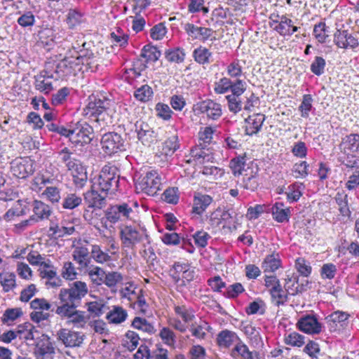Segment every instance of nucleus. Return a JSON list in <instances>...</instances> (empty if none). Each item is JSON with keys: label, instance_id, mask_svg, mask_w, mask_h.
Instances as JSON below:
<instances>
[{"label": "nucleus", "instance_id": "f257e3e1", "mask_svg": "<svg viewBox=\"0 0 359 359\" xmlns=\"http://www.w3.org/2000/svg\"><path fill=\"white\" fill-rule=\"evenodd\" d=\"M93 56L92 52L86 50L77 51L75 47L69 50L64 59L60 60L56 67V72L67 76L71 74H76L77 72L81 71V66L89 65L90 60Z\"/></svg>", "mask_w": 359, "mask_h": 359}, {"label": "nucleus", "instance_id": "f03ea898", "mask_svg": "<svg viewBox=\"0 0 359 359\" xmlns=\"http://www.w3.org/2000/svg\"><path fill=\"white\" fill-rule=\"evenodd\" d=\"M113 104L111 100L102 95L90 96L88 102L83 109V114L100 125H104L107 123V119H111L109 112Z\"/></svg>", "mask_w": 359, "mask_h": 359}, {"label": "nucleus", "instance_id": "7ed1b4c3", "mask_svg": "<svg viewBox=\"0 0 359 359\" xmlns=\"http://www.w3.org/2000/svg\"><path fill=\"white\" fill-rule=\"evenodd\" d=\"M133 207H137V202L121 203L107 208L101 219L102 226L110 229L113 224L130 219L134 213Z\"/></svg>", "mask_w": 359, "mask_h": 359}, {"label": "nucleus", "instance_id": "20e7f679", "mask_svg": "<svg viewBox=\"0 0 359 359\" xmlns=\"http://www.w3.org/2000/svg\"><path fill=\"white\" fill-rule=\"evenodd\" d=\"M119 172L114 165H105L97 178L93 182V188L107 194H114L118 187Z\"/></svg>", "mask_w": 359, "mask_h": 359}, {"label": "nucleus", "instance_id": "39448f33", "mask_svg": "<svg viewBox=\"0 0 359 359\" xmlns=\"http://www.w3.org/2000/svg\"><path fill=\"white\" fill-rule=\"evenodd\" d=\"M88 288L85 282L76 280L70 284L69 288L60 290L58 298L60 305L79 306L81 300L88 293Z\"/></svg>", "mask_w": 359, "mask_h": 359}, {"label": "nucleus", "instance_id": "423d86ee", "mask_svg": "<svg viewBox=\"0 0 359 359\" xmlns=\"http://www.w3.org/2000/svg\"><path fill=\"white\" fill-rule=\"evenodd\" d=\"M108 194L100 192V190L91 187V190L84 194V200L87 203V207L83 212L85 220L90 224L94 223L93 214L97 215V211L102 208L106 205V198Z\"/></svg>", "mask_w": 359, "mask_h": 359}, {"label": "nucleus", "instance_id": "0eeeda50", "mask_svg": "<svg viewBox=\"0 0 359 359\" xmlns=\"http://www.w3.org/2000/svg\"><path fill=\"white\" fill-rule=\"evenodd\" d=\"M78 306L60 305L57 306L55 313L61 318H66L68 324H72L78 329H83L89 323L90 316L85 311L76 310Z\"/></svg>", "mask_w": 359, "mask_h": 359}, {"label": "nucleus", "instance_id": "6e6552de", "mask_svg": "<svg viewBox=\"0 0 359 359\" xmlns=\"http://www.w3.org/2000/svg\"><path fill=\"white\" fill-rule=\"evenodd\" d=\"M161 177L156 170H151L141 175L135 182L137 193L154 196L161 189Z\"/></svg>", "mask_w": 359, "mask_h": 359}, {"label": "nucleus", "instance_id": "1a4fd4ad", "mask_svg": "<svg viewBox=\"0 0 359 359\" xmlns=\"http://www.w3.org/2000/svg\"><path fill=\"white\" fill-rule=\"evenodd\" d=\"M101 146L104 153L109 156L126 150L124 139L120 134L114 132L107 133L102 135Z\"/></svg>", "mask_w": 359, "mask_h": 359}, {"label": "nucleus", "instance_id": "9d476101", "mask_svg": "<svg viewBox=\"0 0 359 359\" xmlns=\"http://www.w3.org/2000/svg\"><path fill=\"white\" fill-rule=\"evenodd\" d=\"M144 237H147L145 233L135 226L126 225L120 230V238L124 248L133 250Z\"/></svg>", "mask_w": 359, "mask_h": 359}, {"label": "nucleus", "instance_id": "9b49d317", "mask_svg": "<svg viewBox=\"0 0 359 359\" xmlns=\"http://www.w3.org/2000/svg\"><path fill=\"white\" fill-rule=\"evenodd\" d=\"M57 341L66 348H78L81 346L85 335L68 328H61L57 331L55 334Z\"/></svg>", "mask_w": 359, "mask_h": 359}, {"label": "nucleus", "instance_id": "f8f14e48", "mask_svg": "<svg viewBox=\"0 0 359 359\" xmlns=\"http://www.w3.org/2000/svg\"><path fill=\"white\" fill-rule=\"evenodd\" d=\"M34 170V162L29 157H18L11 162V172L19 179H26Z\"/></svg>", "mask_w": 359, "mask_h": 359}, {"label": "nucleus", "instance_id": "ddd939ff", "mask_svg": "<svg viewBox=\"0 0 359 359\" xmlns=\"http://www.w3.org/2000/svg\"><path fill=\"white\" fill-rule=\"evenodd\" d=\"M93 129L86 122H77L73 127L72 143L76 146L88 144L93 140Z\"/></svg>", "mask_w": 359, "mask_h": 359}, {"label": "nucleus", "instance_id": "4468645a", "mask_svg": "<svg viewBox=\"0 0 359 359\" xmlns=\"http://www.w3.org/2000/svg\"><path fill=\"white\" fill-rule=\"evenodd\" d=\"M39 276L46 279V285L48 287L56 288L62 285V280L57 276V269L53 262L48 259L38 268Z\"/></svg>", "mask_w": 359, "mask_h": 359}, {"label": "nucleus", "instance_id": "2eb2a0df", "mask_svg": "<svg viewBox=\"0 0 359 359\" xmlns=\"http://www.w3.org/2000/svg\"><path fill=\"white\" fill-rule=\"evenodd\" d=\"M297 326L302 332L309 334H318L321 332L323 325L314 314H305L301 316Z\"/></svg>", "mask_w": 359, "mask_h": 359}, {"label": "nucleus", "instance_id": "dca6fc26", "mask_svg": "<svg viewBox=\"0 0 359 359\" xmlns=\"http://www.w3.org/2000/svg\"><path fill=\"white\" fill-rule=\"evenodd\" d=\"M334 43L339 48L354 49L359 46L357 35L347 29H337L334 34Z\"/></svg>", "mask_w": 359, "mask_h": 359}, {"label": "nucleus", "instance_id": "f3484780", "mask_svg": "<svg viewBox=\"0 0 359 359\" xmlns=\"http://www.w3.org/2000/svg\"><path fill=\"white\" fill-rule=\"evenodd\" d=\"M88 241L83 240L79 241L74 245L72 257L81 268L87 267L90 263V252L88 248Z\"/></svg>", "mask_w": 359, "mask_h": 359}, {"label": "nucleus", "instance_id": "a211bd4d", "mask_svg": "<svg viewBox=\"0 0 359 359\" xmlns=\"http://www.w3.org/2000/svg\"><path fill=\"white\" fill-rule=\"evenodd\" d=\"M183 29L191 39L199 40L203 42L210 39L215 32L211 28L198 27L190 22L185 23Z\"/></svg>", "mask_w": 359, "mask_h": 359}, {"label": "nucleus", "instance_id": "6ab92c4d", "mask_svg": "<svg viewBox=\"0 0 359 359\" xmlns=\"http://www.w3.org/2000/svg\"><path fill=\"white\" fill-rule=\"evenodd\" d=\"M196 109L206 114L208 118L212 120H217L222 114L221 104L212 100H206L198 103Z\"/></svg>", "mask_w": 359, "mask_h": 359}, {"label": "nucleus", "instance_id": "aec40b11", "mask_svg": "<svg viewBox=\"0 0 359 359\" xmlns=\"http://www.w3.org/2000/svg\"><path fill=\"white\" fill-rule=\"evenodd\" d=\"M135 130L138 140L144 145L149 146L157 140L155 132L147 123L137 121L135 123Z\"/></svg>", "mask_w": 359, "mask_h": 359}, {"label": "nucleus", "instance_id": "412c9836", "mask_svg": "<svg viewBox=\"0 0 359 359\" xmlns=\"http://www.w3.org/2000/svg\"><path fill=\"white\" fill-rule=\"evenodd\" d=\"M34 88L36 90L43 94H48L53 90L52 82L53 76L47 71H41L34 76Z\"/></svg>", "mask_w": 359, "mask_h": 359}, {"label": "nucleus", "instance_id": "4be33fe9", "mask_svg": "<svg viewBox=\"0 0 359 359\" xmlns=\"http://www.w3.org/2000/svg\"><path fill=\"white\" fill-rule=\"evenodd\" d=\"M217 344L222 348H228L231 346H236L241 339L233 331L224 330L219 332L217 336Z\"/></svg>", "mask_w": 359, "mask_h": 359}, {"label": "nucleus", "instance_id": "5701e85b", "mask_svg": "<svg viewBox=\"0 0 359 359\" xmlns=\"http://www.w3.org/2000/svg\"><path fill=\"white\" fill-rule=\"evenodd\" d=\"M265 116L262 114L249 116L245 119V133L248 135L257 134L262 128Z\"/></svg>", "mask_w": 359, "mask_h": 359}, {"label": "nucleus", "instance_id": "b1692460", "mask_svg": "<svg viewBox=\"0 0 359 359\" xmlns=\"http://www.w3.org/2000/svg\"><path fill=\"white\" fill-rule=\"evenodd\" d=\"M68 170L71 171L74 183L76 187H83L87 182L88 176L86 170L81 164V161L79 160L74 164L73 168H69Z\"/></svg>", "mask_w": 359, "mask_h": 359}, {"label": "nucleus", "instance_id": "393cba45", "mask_svg": "<svg viewBox=\"0 0 359 359\" xmlns=\"http://www.w3.org/2000/svg\"><path fill=\"white\" fill-rule=\"evenodd\" d=\"M43 337L41 344L37 347L36 358L37 359H53L55 354V347L47 335H43Z\"/></svg>", "mask_w": 359, "mask_h": 359}, {"label": "nucleus", "instance_id": "a878e982", "mask_svg": "<svg viewBox=\"0 0 359 359\" xmlns=\"http://www.w3.org/2000/svg\"><path fill=\"white\" fill-rule=\"evenodd\" d=\"M339 149L341 153L358 152L359 151V135L352 133L342 138L339 144Z\"/></svg>", "mask_w": 359, "mask_h": 359}, {"label": "nucleus", "instance_id": "bb28decb", "mask_svg": "<svg viewBox=\"0 0 359 359\" xmlns=\"http://www.w3.org/2000/svg\"><path fill=\"white\" fill-rule=\"evenodd\" d=\"M32 207L34 212L32 217L36 219V222L39 220L48 219L52 213L50 207L41 201H34Z\"/></svg>", "mask_w": 359, "mask_h": 359}, {"label": "nucleus", "instance_id": "cd10ccee", "mask_svg": "<svg viewBox=\"0 0 359 359\" xmlns=\"http://www.w3.org/2000/svg\"><path fill=\"white\" fill-rule=\"evenodd\" d=\"M212 198L209 195L198 194L194 196L192 212L201 215L212 203Z\"/></svg>", "mask_w": 359, "mask_h": 359}, {"label": "nucleus", "instance_id": "c85d7f7f", "mask_svg": "<svg viewBox=\"0 0 359 359\" xmlns=\"http://www.w3.org/2000/svg\"><path fill=\"white\" fill-rule=\"evenodd\" d=\"M243 174L242 187L247 190L255 191L259 187L258 168L245 170Z\"/></svg>", "mask_w": 359, "mask_h": 359}, {"label": "nucleus", "instance_id": "c756f323", "mask_svg": "<svg viewBox=\"0 0 359 359\" xmlns=\"http://www.w3.org/2000/svg\"><path fill=\"white\" fill-rule=\"evenodd\" d=\"M273 218L278 222H285L289 220L290 215V208L285 207L283 203H276L271 208Z\"/></svg>", "mask_w": 359, "mask_h": 359}, {"label": "nucleus", "instance_id": "7c9ffc66", "mask_svg": "<svg viewBox=\"0 0 359 359\" xmlns=\"http://www.w3.org/2000/svg\"><path fill=\"white\" fill-rule=\"evenodd\" d=\"M230 355L235 359H255L253 353L249 350L241 339L231 349Z\"/></svg>", "mask_w": 359, "mask_h": 359}, {"label": "nucleus", "instance_id": "2f4dec72", "mask_svg": "<svg viewBox=\"0 0 359 359\" xmlns=\"http://www.w3.org/2000/svg\"><path fill=\"white\" fill-rule=\"evenodd\" d=\"M277 17L279 20H273V23L276 24L273 29L281 36L290 35V27H292V20L286 15H277Z\"/></svg>", "mask_w": 359, "mask_h": 359}, {"label": "nucleus", "instance_id": "473e14b6", "mask_svg": "<svg viewBox=\"0 0 359 359\" xmlns=\"http://www.w3.org/2000/svg\"><path fill=\"white\" fill-rule=\"evenodd\" d=\"M27 213L26 205H23L20 201H18L17 203L4 214V219L7 222L13 221L16 217L25 215Z\"/></svg>", "mask_w": 359, "mask_h": 359}, {"label": "nucleus", "instance_id": "72a5a7b5", "mask_svg": "<svg viewBox=\"0 0 359 359\" xmlns=\"http://www.w3.org/2000/svg\"><path fill=\"white\" fill-rule=\"evenodd\" d=\"M127 311L121 306H114L107 313V319L110 323L120 324L126 320Z\"/></svg>", "mask_w": 359, "mask_h": 359}, {"label": "nucleus", "instance_id": "f704fd0d", "mask_svg": "<svg viewBox=\"0 0 359 359\" xmlns=\"http://www.w3.org/2000/svg\"><path fill=\"white\" fill-rule=\"evenodd\" d=\"M49 231L56 238H61L67 235H71L75 231L74 226L72 224L65 226L63 224H52Z\"/></svg>", "mask_w": 359, "mask_h": 359}, {"label": "nucleus", "instance_id": "c9c22d12", "mask_svg": "<svg viewBox=\"0 0 359 359\" xmlns=\"http://www.w3.org/2000/svg\"><path fill=\"white\" fill-rule=\"evenodd\" d=\"M18 331V338L26 341L34 340L35 334L37 333L34 326L29 323L19 325Z\"/></svg>", "mask_w": 359, "mask_h": 359}, {"label": "nucleus", "instance_id": "e433bc0d", "mask_svg": "<svg viewBox=\"0 0 359 359\" xmlns=\"http://www.w3.org/2000/svg\"><path fill=\"white\" fill-rule=\"evenodd\" d=\"M180 148L179 139L177 134H172L165 141L163 152L166 156L172 155Z\"/></svg>", "mask_w": 359, "mask_h": 359}, {"label": "nucleus", "instance_id": "4c0bfd02", "mask_svg": "<svg viewBox=\"0 0 359 359\" xmlns=\"http://www.w3.org/2000/svg\"><path fill=\"white\" fill-rule=\"evenodd\" d=\"M105 271L100 266H93L88 270V276L93 285L100 286L104 283Z\"/></svg>", "mask_w": 359, "mask_h": 359}, {"label": "nucleus", "instance_id": "58836bf2", "mask_svg": "<svg viewBox=\"0 0 359 359\" xmlns=\"http://www.w3.org/2000/svg\"><path fill=\"white\" fill-rule=\"evenodd\" d=\"M212 55L209 49L202 46L196 48L193 52L195 61L200 65L209 64Z\"/></svg>", "mask_w": 359, "mask_h": 359}, {"label": "nucleus", "instance_id": "ea45409f", "mask_svg": "<svg viewBox=\"0 0 359 359\" xmlns=\"http://www.w3.org/2000/svg\"><path fill=\"white\" fill-rule=\"evenodd\" d=\"M211 329L210 326L205 321L201 324H192L189 327L191 335L197 339H204L207 336V332Z\"/></svg>", "mask_w": 359, "mask_h": 359}, {"label": "nucleus", "instance_id": "a19ab883", "mask_svg": "<svg viewBox=\"0 0 359 359\" xmlns=\"http://www.w3.org/2000/svg\"><path fill=\"white\" fill-rule=\"evenodd\" d=\"M175 314L180 318L184 323H189L195 319L194 311L190 307L184 305L175 306L174 307Z\"/></svg>", "mask_w": 359, "mask_h": 359}, {"label": "nucleus", "instance_id": "79ce46f5", "mask_svg": "<svg viewBox=\"0 0 359 359\" xmlns=\"http://www.w3.org/2000/svg\"><path fill=\"white\" fill-rule=\"evenodd\" d=\"M90 257L99 264H104L111 260L109 254L103 251L99 245H92L90 250Z\"/></svg>", "mask_w": 359, "mask_h": 359}, {"label": "nucleus", "instance_id": "37998d69", "mask_svg": "<svg viewBox=\"0 0 359 359\" xmlns=\"http://www.w3.org/2000/svg\"><path fill=\"white\" fill-rule=\"evenodd\" d=\"M291 172L296 179L305 178L309 174V164L305 161L297 162L293 165Z\"/></svg>", "mask_w": 359, "mask_h": 359}, {"label": "nucleus", "instance_id": "c03bdc74", "mask_svg": "<svg viewBox=\"0 0 359 359\" xmlns=\"http://www.w3.org/2000/svg\"><path fill=\"white\" fill-rule=\"evenodd\" d=\"M140 56L145 59L146 62H156L161 56V52L155 46L146 45L142 49Z\"/></svg>", "mask_w": 359, "mask_h": 359}, {"label": "nucleus", "instance_id": "a18cd8bd", "mask_svg": "<svg viewBox=\"0 0 359 359\" xmlns=\"http://www.w3.org/2000/svg\"><path fill=\"white\" fill-rule=\"evenodd\" d=\"M269 294L271 302L276 306L284 305L288 299L287 292L282 286L278 287V289L273 290Z\"/></svg>", "mask_w": 359, "mask_h": 359}, {"label": "nucleus", "instance_id": "49530a36", "mask_svg": "<svg viewBox=\"0 0 359 359\" xmlns=\"http://www.w3.org/2000/svg\"><path fill=\"white\" fill-rule=\"evenodd\" d=\"M303 184L300 182H294L287 187L286 192L287 199L290 203L297 202L302 196V187Z\"/></svg>", "mask_w": 359, "mask_h": 359}, {"label": "nucleus", "instance_id": "de8ad7c7", "mask_svg": "<svg viewBox=\"0 0 359 359\" xmlns=\"http://www.w3.org/2000/svg\"><path fill=\"white\" fill-rule=\"evenodd\" d=\"M231 217L229 211L222 212L220 210H216L210 216L209 223L212 228L219 227L222 220H227Z\"/></svg>", "mask_w": 359, "mask_h": 359}, {"label": "nucleus", "instance_id": "09e8293b", "mask_svg": "<svg viewBox=\"0 0 359 359\" xmlns=\"http://www.w3.org/2000/svg\"><path fill=\"white\" fill-rule=\"evenodd\" d=\"M82 203L81 196L76 194H67L63 198L62 206L64 209L73 210Z\"/></svg>", "mask_w": 359, "mask_h": 359}, {"label": "nucleus", "instance_id": "8fccbe9b", "mask_svg": "<svg viewBox=\"0 0 359 359\" xmlns=\"http://www.w3.org/2000/svg\"><path fill=\"white\" fill-rule=\"evenodd\" d=\"M132 326L139 330H142L144 332L152 334L155 332V328L150 323H149L145 318L140 317H135L133 322Z\"/></svg>", "mask_w": 359, "mask_h": 359}, {"label": "nucleus", "instance_id": "3c124183", "mask_svg": "<svg viewBox=\"0 0 359 359\" xmlns=\"http://www.w3.org/2000/svg\"><path fill=\"white\" fill-rule=\"evenodd\" d=\"M313 34L316 39L320 43L326 41L329 36L327 27L325 22H320L313 27Z\"/></svg>", "mask_w": 359, "mask_h": 359}, {"label": "nucleus", "instance_id": "603ef678", "mask_svg": "<svg viewBox=\"0 0 359 359\" xmlns=\"http://www.w3.org/2000/svg\"><path fill=\"white\" fill-rule=\"evenodd\" d=\"M0 283L5 292H9L15 287V275L13 273H0Z\"/></svg>", "mask_w": 359, "mask_h": 359}, {"label": "nucleus", "instance_id": "864d4df0", "mask_svg": "<svg viewBox=\"0 0 359 359\" xmlns=\"http://www.w3.org/2000/svg\"><path fill=\"white\" fill-rule=\"evenodd\" d=\"M134 96L137 100L146 102L153 96L152 88L148 85H143L135 91Z\"/></svg>", "mask_w": 359, "mask_h": 359}, {"label": "nucleus", "instance_id": "5fc2aeb1", "mask_svg": "<svg viewBox=\"0 0 359 359\" xmlns=\"http://www.w3.org/2000/svg\"><path fill=\"white\" fill-rule=\"evenodd\" d=\"M313 97L309 94L303 95L302 103L299 107V110L301 112V116L307 118L309 116V113L312 109Z\"/></svg>", "mask_w": 359, "mask_h": 359}, {"label": "nucleus", "instance_id": "6e6d98bb", "mask_svg": "<svg viewBox=\"0 0 359 359\" xmlns=\"http://www.w3.org/2000/svg\"><path fill=\"white\" fill-rule=\"evenodd\" d=\"M280 266V261L276 258L274 255L267 256L263 263L262 269L264 272H273Z\"/></svg>", "mask_w": 359, "mask_h": 359}, {"label": "nucleus", "instance_id": "4d7b16f0", "mask_svg": "<svg viewBox=\"0 0 359 359\" xmlns=\"http://www.w3.org/2000/svg\"><path fill=\"white\" fill-rule=\"evenodd\" d=\"M158 335L165 344L174 347L176 343V336L170 328L168 327H163Z\"/></svg>", "mask_w": 359, "mask_h": 359}, {"label": "nucleus", "instance_id": "13d9d810", "mask_svg": "<svg viewBox=\"0 0 359 359\" xmlns=\"http://www.w3.org/2000/svg\"><path fill=\"white\" fill-rule=\"evenodd\" d=\"M70 94V88L63 87L52 95L51 103L54 106L62 104Z\"/></svg>", "mask_w": 359, "mask_h": 359}, {"label": "nucleus", "instance_id": "bf43d9fd", "mask_svg": "<svg viewBox=\"0 0 359 359\" xmlns=\"http://www.w3.org/2000/svg\"><path fill=\"white\" fill-rule=\"evenodd\" d=\"M49 259L45 255L40 254L38 251L31 250L27 255V260L32 266H41Z\"/></svg>", "mask_w": 359, "mask_h": 359}, {"label": "nucleus", "instance_id": "052dcab7", "mask_svg": "<svg viewBox=\"0 0 359 359\" xmlns=\"http://www.w3.org/2000/svg\"><path fill=\"white\" fill-rule=\"evenodd\" d=\"M304 339V336L298 332H292L285 335V342L287 345L301 347L305 343Z\"/></svg>", "mask_w": 359, "mask_h": 359}, {"label": "nucleus", "instance_id": "680f3d73", "mask_svg": "<svg viewBox=\"0 0 359 359\" xmlns=\"http://www.w3.org/2000/svg\"><path fill=\"white\" fill-rule=\"evenodd\" d=\"M325 66V60L321 56H316L311 64L310 69L313 74L319 76L324 74Z\"/></svg>", "mask_w": 359, "mask_h": 359}, {"label": "nucleus", "instance_id": "e2e57ef3", "mask_svg": "<svg viewBox=\"0 0 359 359\" xmlns=\"http://www.w3.org/2000/svg\"><path fill=\"white\" fill-rule=\"evenodd\" d=\"M58 158L62 163L65 164L67 169L73 168L74 164L79 161L72 157V153L67 147H65L58 153Z\"/></svg>", "mask_w": 359, "mask_h": 359}, {"label": "nucleus", "instance_id": "0e129e2a", "mask_svg": "<svg viewBox=\"0 0 359 359\" xmlns=\"http://www.w3.org/2000/svg\"><path fill=\"white\" fill-rule=\"evenodd\" d=\"M185 53L182 49L176 48L165 52V58L170 62L181 63L184 60Z\"/></svg>", "mask_w": 359, "mask_h": 359}, {"label": "nucleus", "instance_id": "69168bd1", "mask_svg": "<svg viewBox=\"0 0 359 359\" xmlns=\"http://www.w3.org/2000/svg\"><path fill=\"white\" fill-rule=\"evenodd\" d=\"M245 159L244 157L239 156L232 159L230 162V168L233 174L236 175H243V171H245Z\"/></svg>", "mask_w": 359, "mask_h": 359}, {"label": "nucleus", "instance_id": "338daca9", "mask_svg": "<svg viewBox=\"0 0 359 359\" xmlns=\"http://www.w3.org/2000/svg\"><path fill=\"white\" fill-rule=\"evenodd\" d=\"M231 86V80L227 77L220 79L215 83L214 91L217 94H224L229 92Z\"/></svg>", "mask_w": 359, "mask_h": 359}, {"label": "nucleus", "instance_id": "774afa93", "mask_svg": "<svg viewBox=\"0 0 359 359\" xmlns=\"http://www.w3.org/2000/svg\"><path fill=\"white\" fill-rule=\"evenodd\" d=\"M339 161L347 168H359V157L347 152L344 156L339 157Z\"/></svg>", "mask_w": 359, "mask_h": 359}]
</instances>
